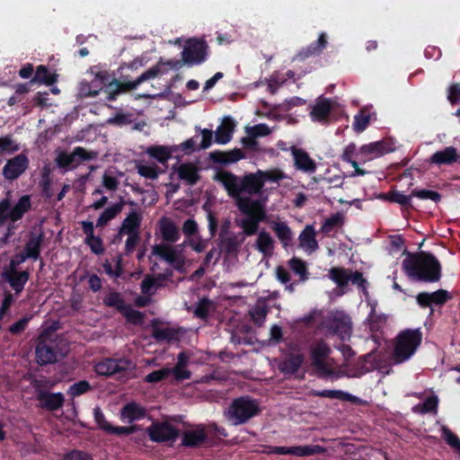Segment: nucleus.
<instances>
[{
    "label": "nucleus",
    "mask_w": 460,
    "mask_h": 460,
    "mask_svg": "<svg viewBox=\"0 0 460 460\" xmlns=\"http://www.w3.org/2000/svg\"><path fill=\"white\" fill-rule=\"evenodd\" d=\"M325 327L341 340L349 339L352 332V323L349 316L338 311L328 315L324 320Z\"/></svg>",
    "instance_id": "nucleus-15"
},
{
    "label": "nucleus",
    "mask_w": 460,
    "mask_h": 460,
    "mask_svg": "<svg viewBox=\"0 0 460 460\" xmlns=\"http://www.w3.org/2000/svg\"><path fill=\"white\" fill-rule=\"evenodd\" d=\"M313 395L319 396V397H328V398H333V399H339L341 401H348L352 402H359L360 400L351 395L348 393H344L342 391H337V390H323L321 392H312Z\"/></svg>",
    "instance_id": "nucleus-46"
},
{
    "label": "nucleus",
    "mask_w": 460,
    "mask_h": 460,
    "mask_svg": "<svg viewBox=\"0 0 460 460\" xmlns=\"http://www.w3.org/2000/svg\"><path fill=\"white\" fill-rule=\"evenodd\" d=\"M291 270L300 276L302 280L306 279V267L305 263L297 258H293L289 261Z\"/></svg>",
    "instance_id": "nucleus-55"
},
{
    "label": "nucleus",
    "mask_w": 460,
    "mask_h": 460,
    "mask_svg": "<svg viewBox=\"0 0 460 460\" xmlns=\"http://www.w3.org/2000/svg\"><path fill=\"white\" fill-rule=\"evenodd\" d=\"M342 216L341 214L332 215L331 217L327 218L322 226V231L323 233H329L334 226L341 224Z\"/></svg>",
    "instance_id": "nucleus-61"
},
{
    "label": "nucleus",
    "mask_w": 460,
    "mask_h": 460,
    "mask_svg": "<svg viewBox=\"0 0 460 460\" xmlns=\"http://www.w3.org/2000/svg\"><path fill=\"white\" fill-rule=\"evenodd\" d=\"M170 374H171V369L170 368H162V369L155 370V371H153L152 373L148 374L145 377V380L147 383H156V382H159L161 380H164Z\"/></svg>",
    "instance_id": "nucleus-57"
},
{
    "label": "nucleus",
    "mask_w": 460,
    "mask_h": 460,
    "mask_svg": "<svg viewBox=\"0 0 460 460\" xmlns=\"http://www.w3.org/2000/svg\"><path fill=\"white\" fill-rule=\"evenodd\" d=\"M209 47L204 39L190 38L181 51L183 63L188 66L201 65L208 58Z\"/></svg>",
    "instance_id": "nucleus-9"
},
{
    "label": "nucleus",
    "mask_w": 460,
    "mask_h": 460,
    "mask_svg": "<svg viewBox=\"0 0 460 460\" xmlns=\"http://www.w3.org/2000/svg\"><path fill=\"white\" fill-rule=\"evenodd\" d=\"M146 431L150 439L157 443L173 440L179 436L178 430L168 422H153Z\"/></svg>",
    "instance_id": "nucleus-18"
},
{
    "label": "nucleus",
    "mask_w": 460,
    "mask_h": 460,
    "mask_svg": "<svg viewBox=\"0 0 460 460\" xmlns=\"http://www.w3.org/2000/svg\"><path fill=\"white\" fill-rule=\"evenodd\" d=\"M294 165L296 170L304 172H314L316 169L315 162L310 157L308 153L302 148L293 146L291 148Z\"/></svg>",
    "instance_id": "nucleus-28"
},
{
    "label": "nucleus",
    "mask_w": 460,
    "mask_h": 460,
    "mask_svg": "<svg viewBox=\"0 0 460 460\" xmlns=\"http://www.w3.org/2000/svg\"><path fill=\"white\" fill-rule=\"evenodd\" d=\"M190 356L186 352H181L174 368L171 369L176 380H183L190 377V371L187 369Z\"/></svg>",
    "instance_id": "nucleus-41"
},
{
    "label": "nucleus",
    "mask_w": 460,
    "mask_h": 460,
    "mask_svg": "<svg viewBox=\"0 0 460 460\" xmlns=\"http://www.w3.org/2000/svg\"><path fill=\"white\" fill-rule=\"evenodd\" d=\"M44 234L42 232L39 234L31 233L29 241L25 243L23 252L31 259L37 260L40 257V247L43 243Z\"/></svg>",
    "instance_id": "nucleus-38"
},
{
    "label": "nucleus",
    "mask_w": 460,
    "mask_h": 460,
    "mask_svg": "<svg viewBox=\"0 0 460 460\" xmlns=\"http://www.w3.org/2000/svg\"><path fill=\"white\" fill-rule=\"evenodd\" d=\"M95 67H91V72L95 74V77L91 82H87L83 80L78 88V95L81 98H88V97H95L99 94L101 91L108 95L105 92L107 85L111 83L109 82V74L107 71H98L94 72ZM106 100H108V96H106Z\"/></svg>",
    "instance_id": "nucleus-14"
},
{
    "label": "nucleus",
    "mask_w": 460,
    "mask_h": 460,
    "mask_svg": "<svg viewBox=\"0 0 460 460\" xmlns=\"http://www.w3.org/2000/svg\"><path fill=\"white\" fill-rule=\"evenodd\" d=\"M214 310V303L208 298L203 297L197 304L193 313L197 317L205 320L208 318L209 313Z\"/></svg>",
    "instance_id": "nucleus-48"
},
{
    "label": "nucleus",
    "mask_w": 460,
    "mask_h": 460,
    "mask_svg": "<svg viewBox=\"0 0 460 460\" xmlns=\"http://www.w3.org/2000/svg\"><path fill=\"white\" fill-rule=\"evenodd\" d=\"M235 128V122L231 117H225L215 132V142L226 145L231 141Z\"/></svg>",
    "instance_id": "nucleus-30"
},
{
    "label": "nucleus",
    "mask_w": 460,
    "mask_h": 460,
    "mask_svg": "<svg viewBox=\"0 0 460 460\" xmlns=\"http://www.w3.org/2000/svg\"><path fill=\"white\" fill-rule=\"evenodd\" d=\"M181 230L185 236H192L198 233V224L194 219L189 218L183 223Z\"/></svg>",
    "instance_id": "nucleus-63"
},
{
    "label": "nucleus",
    "mask_w": 460,
    "mask_h": 460,
    "mask_svg": "<svg viewBox=\"0 0 460 460\" xmlns=\"http://www.w3.org/2000/svg\"><path fill=\"white\" fill-rule=\"evenodd\" d=\"M31 207L30 196H22L15 206L12 207L9 199L0 201V226H3L7 219L15 222L30 210Z\"/></svg>",
    "instance_id": "nucleus-12"
},
{
    "label": "nucleus",
    "mask_w": 460,
    "mask_h": 460,
    "mask_svg": "<svg viewBox=\"0 0 460 460\" xmlns=\"http://www.w3.org/2000/svg\"><path fill=\"white\" fill-rule=\"evenodd\" d=\"M305 360V356L296 347H290V351L287 354L284 360L279 362L278 367L284 374H294L297 372Z\"/></svg>",
    "instance_id": "nucleus-22"
},
{
    "label": "nucleus",
    "mask_w": 460,
    "mask_h": 460,
    "mask_svg": "<svg viewBox=\"0 0 460 460\" xmlns=\"http://www.w3.org/2000/svg\"><path fill=\"white\" fill-rule=\"evenodd\" d=\"M325 449L321 446L279 447L274 449V452L279 455H293L296 456H312L323 453Z\"/></svg>",
    "instance_id": "nucleus-31"
},
{
    "label": "nucleus",
    "mask_w": 460,
    "mask_h": 460,
    "mask_svg": "<svg viewBox=\"0 0 460 460\" xmlns=\"http://www.w3.org/2000/svg\"><path fill=\"white\" fill-rule=\"evenodd\" d=\"M90 388H91V385L87 381H80L78 383L74 384L70 387L69 393L73 396H78V395H81V394L86 393L87 391H89Z\"/></svg>",
    "instance_id": "nucleus-62"
},
{
    "label": "nucleus",
    "mask_w": 460,
    "mask_h": 460,
    "mask_svg": "<svg viewBox=\"0 0 460 460\" xmlns=\"http://www.w3.org/2000/svg\"><path fill=\"white\" fill-rule=\"evenodd\" d=\"M421 342V333L419 330L402 332L394 341L393 360L399 364L410 358Z\"/></svg>",
    "instance_id": "nucleus-5"
},
{
    "label": "nucleus",
    "mask_w": 460,
    "mask_h": 460,
    "mask_svg": "<svg viewBox=\"0 0 460 460\" xmlns=\"http://www.w3.org/2000/svg\"><path fill=\"white\" fill-rule=\"evenodd\" d=\"M142 211L133 209L122 221L115 240L122 241L125 238L124 254L130 255L141 241L140 226L142 223Z\"/></svg>",
    "instance_id": "nucleus-4"
},
{
    "label": "nucleus",
    "mask_w": 460,
    "mask_h": 460,
    "mask_svg": "<svg viewBox=\"0 0 460 460\" xmlns=\"http://www.w3.org/2000/svg\"><path fill=\"white\" fill-rule=\"evenodd\" d=\"M260 409L256 401L248 396L234 399L229 406L227 416L234 425L246 422L258 414Z\"/></svg>",
    "instance_id": "nucleus-8"
},
{
    "label": "nucleus",
    "mask_w": 460,
    "mask_h": 460,
    "mask_svg": "<svg viewBox=\"0 0 460 460\" xmlns=\"http://www.w3.org/2000/svg\"><path fill=\"white\" fill-rule=\"evenodd\" d=\"M146 154L164 165L170 160H175V151L172 146H151L146 148Z\"/></svg>",
    "instance_id": "nucleus-29"
},
{
    "label": "nucleus",
    "mask_w": 460,
    "mask_h": 460,
    "mask_svg": "<svg viewBox=\"0 0 460 460\" xmlns=\"http://www.w3.org/2000/svg\"><path fill=\"white\" fill-rule=\"evenodd\" d=\"M269 305L265 298H259L249 310L248 314L257 327H261L269 313Z\"/></svg>",
    "instance_id": "nucleus-35"
},
{
    "label": "nucleus",
    "mask_w": 460,
    "mask_h": 460,
    "mask_svg": "<svg viewBox=\"0 0 460 460\" xmlns=\"http://www.w3.org/2000/svg\"><path fill=\"white\" fill-rule=\"evenodd\" d=\"M271 174H264L270 176ZM263 174H245L243 178L235 174H215V179L223 183L229 195L235 198L236 206L242 214L247 216L243 219H236L235 224L243 229L240 234L243 237L253 235L257 233L260 222L266 219L264 200H252L242 198V193H257L263 185L261 178Z\"/></svg>",
    "instance_id": "nucleus-1"
},
{
    "label": "nucleus",
    "mask_w": 460,
    "mask_h": 460,
    "mask_svg": "<svg viewBox=\"0 0 460 460\" xmlns=\"http://www.w3.org/2000/svg\"><path fill=\"white\" fill-rule=\"evenodd\" d=\"M85 243L90 246L93 252L102 254L104 252L102 241L99 236H90L85 239Z\"/></svg>",
    "instance_id": "nucleus-59"
},
{
    "label": "nucleus",
    "mask_w": 460,
    "mask_h": 460,
    "mask_svg": "<svg viewBox=\"0 0 460 460\" xmlns=\"http://www.w3.org/2000/svg\"><path fill=\"white\" fill-rule=\"evenodd\" d=\"M196 132H199L201 135V142L199 145L197 144L199 135H196L180 145H173V149L175 151V162L172 164V172H199L198 167L190 163L181 162V158L183 155H190L194 152L199 150L208 149L213 141V131L212 129L208 128H200L199 127H196Z\"/></svg>",
    "instance_id": "nucleus-3"
},
{
    "label": "nucleus",
    "mask_w": 460,
    "mask_h": 460,
    "mask_svg": "<svg viewBox=\"0 0 460 460\" xmlns=\"http://www.w3.org/2000/svg\"><path fill=\"white\" fill-rule=\"evenodd\" d=\"M331 348L323 341H317L311 349V361L316 375L320 377L340 376L330 358Z\"/></svg>",
    "instance_id": "nucleus-7"
},
{
    "label": "nucleus",
    "mask_w": 460,
    "mask_h": 460,
    "mask_svg": "<svg viewBox=\"0 0 460 460\" xmlns=\"http://www.w3.org/2000/svg\"><path fill=\"white\" fill-rule=\"evenodd\" d=\"M164 73L157 64L142 73L135 81L120 82L114 78L107 85L105 92L108 93L109 102L117 100L118 96L123 93L136 89L142 83L155 78L160 74Z\"/></svg>",
    "instance_id": "nucleus-6"
},
{
    "label": "nucleus",
    "mask_w": 460,
    "mask_h": 460,
    "mask_svg": "<svg viewBox=\"0 0 460 460\" xmlns=\"http://www.w3.org/2000/svg\"><path fill=\"white\" fill-rule=\"evenodd\" d=\"M330 277L341 288L346 287L349 281L354 284H358L360 287H364L366 283V279L360 272H352L351 270H345L343 268L331 269Z\"/></svg>",
    "instance_id": "nucleus-21"
},
{
    "label": "nucleus",
    "mask_w": 460,
    "mask_h": 460,
    "mask_svg": "<svg viewBox=\"0 0 460 460\" xmlns=\"http://www.w3.org/2000/svg\"><path fill=\"white\" fill-rule=\"evenodd\" d=\"M124 202H119L112 205L111 207L106 208L102 214L99 217L96 226L102 227L104 226L110 220L114 218L118 214H119L123 208Z\"/></svg>",
    "instance_id": "nucleus-47"
},
{
    "label": "nucleus",
    "mask_w": 460,
    "mask_h": 460,
    "mask_svg": "<svg viewBox=\"0 0 460 460\" xmlns=\"http://www.w3.org/2000/svg\"><path fill=\"white\" fill-rule=\"evenodd\" d=\"M205 439L206 434L203 429H191L183 433L181 444L185 447H197Z\"/></svg>",
    "instance_id": "nucleus-43"
},
{
    "label": "nucleus",
    "mask_w": 460,
    "mask_h": 460,
    "mask_svg": "<svg viewBox=\"0 0 460 460\" xmlns=\"http://www.w3.org/2000/svg\"><path fill=\"white\" fill-rule=\"evenodd\" d=\"M43 381H33L32 385L37 393L40 407L48 411H56L64 404L65 398L61 393H48L42 390Z\"/></svg>",
    "instance_id": "nucleus-17"
},
{
    "label": "nucleus",
    "mask_w": 460,
    "mask_h": 460,
    "mask_svg": "<svg viewBox=\"0 0 460 460\" xmlns=\"http://www.w3.org/2000/svg\"><path fill=\"white\" fill-rule=\"evenodd\" d=\"M247 133L252 134L256 138L259 137H266L271 133L270 128L264 123L257 124L247 128Z\"/></svg>",
    "instance_id": "nucleus-58"
},
{
    "label": "nucleus",
    "mask_w": 460,
    "mask_h": 460,
    "mask_svg": "<svg viewBox=\"0 0 460 460\" xmlns=\"http://www.w3.org/2000/svg\"><path fill=\"white\" fill-rule=\"evenodd\" d=\"M36 362L40 366L53 364L57 362L58 356L64 357L63 353L58 349V341L52 340L48 333H42L38 338L35 349Z\"/></svg>",
    "instance_id": "nucleus-10"
},
{
    "label": "nucleus",
    "mask_w": 460,
    "mask_h": 460,
    "mask_svg": "<svg viewBox=\"0 0 460 460\" xmlns=\"http://www.w3.org/2000/svg\"><path fill=\"white\" fill-rule=\"evenodd\" d=\"M255 247L264 257H270L274 252L275 241L268 232L262 230L258 234Z\"/></svg>",
    "instance_id": "nucleus-36"
},
{
    "label": "nucleus",
    "mask_w": 460,
    "mask_h": 460,
    "mask_svg": "<svg viewBox=\"0 0 460 460\" xmlns=\"http://www.w3.org/2000/svg\"><path fill=\"white\" fill-rule=\"evenodd\" d=\"M104 304L108 306L117 308L119 312H122L128 305L118 293H111L106 296L104 298Z\"/></svg>",
    "instance_id": "nucleus-52"
},
{
    "label": "nucleus",
    "mask_w": 460,
    "mask_h": 460,
    "mask_svg": "<svg viewBox=\"0 0 460 460\" xmlns=\"http://www.w3.org/2000/svg\"><path fill=\"white\" fill-rule=\"evenodd\" d=\"M95 371L100 376H111L116 373L134 368L133 363L126 358H105L95 365Z\"/></svg>",
    "instance_id": "nucleus-20"
},
{
    "label": "nucleus",
    "mask_w": 460,
    "mask_h": 460,
    "mask_svg": "<svg viewBox=\"0 0 460 460\" xmlns=\"http://www.w3.org/2000/svg\"><path fill=\"white\" fill-rule=\"evenodd\" d=\"M442 433L447 443L460 452V440L447 427L442 428Z\"/></svg>",
    "instance_id": "nucleus-60"
},
{
    "label": "nucleus",
    "mask_w": 460,
    "mask_h": 460,
    "mask_svg": "<svg viewBox=\"0 0 460 460\" xmlns=\"http://www.w3.org/2000/svg\"><path fill=\"white\" fill-rule=\"evenodd\" d=\"M152 254L172 265L175 270L182 271L186 264L183 251L169 243H159L152 246Z\"/></svg>",
    "instance_id": "nucleus-13"
},
{
    "label": "nucleus",
    "mask_w": 460,
    "mask_h": 460,
    "mask_svg": "<svg viewBox=\"0 0 460 460\" xmlns=\"http://www.w3.org/2000/svg\"><path fill=\"white\" fill-rule=\"evenodd\" d=\"M243 157V153L239 148L223 152L214 151L209 153V159L214 164L226 165L235 163Z\"/></svg>",
    "instance_id": "nucleus-32"
},
{
    "label": "nucleus",
    "mask_w": 460,
    "mask_h": 460,
    "mask_svg": "<svg viewBox=\"0 0 460 460\" xmlns=\"http://www.w3.org/2000/svg\"><path fill=\"white\" fill-rule=\"evenodd\" d=\"M159 229L162 238L169 243H176L180 238V231L174 222L169 217H163L159 220Z\"/></svg>",
    "instance_id": "nucleus-33"
},
{
    "label": "nucleus",
    "mask_w": 460,
    "mask_h": 460,
    "mask_svg": "<svg viewBox=\"0 0 460 460\" xmlns=\"http://www.w3.org/2000/svg\"><path fill=\"white\" fill-rule=\"evenodd\" d=\"M405 253L407 258L402 261V268L410 278L427 282L440 279V264L432 254L424 252Z\"/></svg>",
    "instance_id": "nucleus-2"
},
{
    "label": "nucleus",
    "mask_w": 460,
    "mask_h": 460,
    "mask_svg": "<svg viewBox=\"0 0 460 460\" xmlns=\"http://www.w3.org/2000/svg\"><path fill=\"white\" fill-rule=\"evenodd\" d=\"M429 163L438 165H451L460 164V154L455 146H447L443 150L435 152L429 157Z\"/></svg>",
    "instance_id": "nucleus-27"
},
{
    "label": "nucleus",
    "mask_w": 460,
    "mask_h": 460,
    "mask_svg": "<svg viewBox=\"0 0 460 460\" xmlns=\"http://www.w3.org/2000/svg\"><path fill=\"white\" fill-rule=\"evenodd\" d=\"M94 418L96 422L98 423L99 427L110 434H115V435H129L137 430H138V428L137 425H131L128 427H114L111 424H110L104 418L103 413L102 412L100 408L94 409Z\"/></svg>",
    "instance_id": "nucleus-24"
},
{
    "label": "nucleus",
    "mask_w": 460,
    "mask_h": 460,
    "mask_svg": "<svg viewBox=\"0 0 460 460\" xmlns=\"http://www.w3.org/2000/svg\"><path fill=\"white\" fill-rule=\"evenodd\" d=\"M411 196L417 197L422 199H431L435 202L439 201L441 198L438 192L429 190H412Z\"/></svg>",
    "instance_id": "nucleus-56"
},
{
    "label": "nucleus",
    "mask_w": 460,
    "mask_h": 460,
    "mask_svg": "<svg viewBox=\"0 0 460 460\" xmlns=\"http://www.w3.org/2000/svg\"><path fill=\"white\" fill-rule=\"evenodd\" d=\"M3 278L10 284L15 294H20L30 278L28 270L4 269Z\"/></svg>",
    "instance_id": "nucleus-26"
},
{
    "label": "nucleus",
    "mask_w": 460,
    "mask_h": 460,
    "mask_svg": "<svg viewBox=\"0 0 460 460\" xmlns=\"http://www.w3.org/2000/svg\"><path fill=\"white\" fill-rule=\"evenodd\" d=\"M114 262H115V265L114 267L112 266L111 262L109 261H105V262L103 263V268H104V270L105 272L111 276V277H115V278H118L121 275L122 273V265H121V262H122V255L121 254H119L117 255L114 259H113Z\"/></svg>",
    "instance_id": "nucleus-50"
},
{
    "label": "nucleus",
    "mask_w": 460,
    "mask_h": 460,
    "mask_svg": "<svg viewBox=\"0 0 460 460\" xmlns=\"http://www.w3.org/2000/svg\"><path fill=\"white\" fill-rule=\"evenodd\" d=\"M357 154V146L354 143H351L345 147L341 158L344 162L351 164L354 168L353 172H367L365 170L360 169L359 164H362V162L356 158Z\"/></svg>",
    "instance_id": "nucleus-44"
},
{
    "label": "nucleus",
    "mask_w": 460,
    "mask_h": 460,
    "mask_svg": "<svg viewBox=\"0 0 460 460\" xmlns=\"http://www.w3.org/2000/svg\"><path fill=\"white\" fill-rule=\"evenodd\" d=\"M41 83L46 85H52L57 82V75L49 72L47 66L40 65L37 67L31 83Z\"/></svg>",
    "instance_id": "nucleus-45"
},
{
    "label": "nucleus",
    "mask_w": 460,
    "mask_h": 460,
    "mask_svg": "<svg viewBox=\"0 0 460 460\" xmlns=\"http://www.w3.org/2000/svg\"><path fill=\"white\" fill-rule=\"evenodd\" d=\"M28 166L29 159L27 155L19 154L7 161L2 172H24Z\"/></svg>",
    "instance_id": "nucleus-40"
},
{
    "label": "nucleus",
    "mask_w": 460,
    "mask_h": 460,
    "mask_svg": "<svg viewBox=\"0 0 460 460\" xmlns=\"http://www.w3.org/2000/svg\"><path fill=\"white\" fill-rule=\"evenodd\" d=\"M244 241L245 238L243 234L226 233L224 236L218 237V246L220 252H222L226 258H237Z\"/></svg>",
    "instance_id": "nucleus-19"
},
{
    "label": "nucleus",
    "mask_w": 460,
    "mask_h": 460,
    "mask_svg": "<svg viewBox=\"0 0 460 460\" xmlns=\"http://www.w3.org/2000/svg\"><path fill=\"white\" fill-rule=\"evenodd\" d=\"M394 150L393 143L388 140L382 139L367 145H363L358 151L356 158L364 164L367 161L393 152Z\"/></svg>",
    "instance_id": "nucleus-16"
},
{
    "label": "nucleus",
    "mask_w": 460,
    "mask_h": 460,
    "mask_svg": "<svg viewBox=\"0 0 460 460\" xmlns=\"http://www.w3.org/2000/svg\"><path fill=\"white\" fill-rule=\"evenodd\" d=\"M299 246L309 252H314L318 248L315 239V231L312 226H306L298 237Z\"/></svg>",
    "instance_id": "nucleus-39"
},
{
    "label": "nucleus",
    "mask_w": 460,
    "mask_h": 460,
    "mask_svg": "<svg viewBox=\"0 0 460 460\" xmlns=\"http://www.w3.org/2000/svg\"><path fill=\"white\" fill-rule=\"evenodd\" d=\"M327 37L324 32L319 35L317 40L312 42L305 49H303L296 55L295 59L303 61L305 58L320 54L327 46Z\"/></svg>",
    "instance_id": "nucleus-34"
},
{
    "label": "nucleus",
    "mask_w": 460,
    "mask_h": 460,
    "mask_svg": "<svg viewBox=\"0 0 460 460\" xmlns=\"http://www.w3.org/2000/svg\"><path fill=\"white\" fill-rule=\"evenodd\" d=\"M370 117L367 113L360 111L354 117L353 128L357 132L364 131L369 124Z\"/></svg>",
    "instance_id": "nucleus-53"
},
{
    "label": "nucleus",
    "mask_w": 460,
    "mask_h": 460,
    "mask_svg": "<svg viewBox=\"0 0 460 460\" xmlns=\"http://www.w3.org/2000/svg\"><path fill=\"white\" fill-rule=\"evenodd\" d=\"M20 149L18 144L14 143L10 136L0 137V152L12 154Z\"/></svg>",
    "instance_id": "nucleus-54"
},
{
    "label": "nucleus",
    "mask_w": 460,
    "mask_h": 460,
    "mask_svg": "<svg viewBox=\"0 0 460 460\" xmlns=\"http://www.w3.org/2000/svg\"><path fill=\"white\" fill-rule=\"evenodd\" d=\"M332 111V102L328 98L319 97L310 112L311 119L314 122L325 123L329 120Z\"/></svg>",
    "instance_id": "nucleus-25"
},
{
    "label": "nucleus",
    "mask_w": 460,
    "mask_h": 460,
    "mask_svg": "<svg viewBox=\"0 0 460 460\" xmlns=\"http://www.w3.org/2000/svg\"><path fill=\"white\" fill-rule=\"evenodd\" d=\"M146 415V409L135 402H131L124 405L120 411L121 419L127 420L128 423L140 420Z\"/></svg>",
    "instance_id": "nucleus-37"
},
{
    "label": "nucleus",
    "mask_w": 460,
    "mask_h": 460,
    "mask_svg": "<svg viewBox=\"0 0 460 460\" xmlns=\"http://www.w3.org/2000/svg\"><path fill=\"white\" fill-rule=\"evenodd\" d=\"M96 156V152L87 151L84 147L76 146L71 153L60 152L57 155L55 162L59 168L71 171L75 169L80 164L93 160Z\"/></svg>",
    "instance_id": "nucleus-11"
},
{
    "label": "nucleus",
    "mask_w": 460,
    "mask_h": 460,
    "mask_svg": "<svg viewBox=\"0 0 460 460\" xmlns=\"http://www.w3.org/2000/svg\"><path fill=\"white\" fill-rule=\"evenodd\" d=\"M128 322L133 324H142L144 321V314L134 310L131 306L127 305L125 309L121 312Z\"/></svg>",
    "instance_id": "nucleus-51"
},
{
    "label": "nucleus",
    "mask_w": 460,
    "mask_h": 460,
    "mask_svg": "<svg viewBox=\"0 0 460 460\" xmlns=\"http://www.w3.org/2000/svg\"><path fill=\"white\" fill-rule=\"evenodd\" d=\"M271 228L285 247L291 244L293 234L290 227L287 225V223L273 221L271 223Z\"/></svg>",
    "instance_id": "nucleus-42"
},
{
    "label": "nucleus",
    "mask_w": 460,
    "mask_h": 460,
    "mask_svg": "<svg viewBox=\"0 0 460 460\" xmlns=\"http://www.w3.org/2000/svg\"><path fill=\"white\" fill-rule=\"evenodd\" d=\"M172 277V270H166L164 273H159L155 276L146 275L141 282V291L144 295L153 296L155 290L153 288H159L165 287V281L171 280Z\"/></svg>",
    "instance_id": "nucleus-23"
},
{
    "label": "nucleus",
    "mask_w": 460,
    "mask_h": 460,
    "mask_svg": "<svg viewBox=\"0 0 460 460\" xmlns=\"http://www.w3.org/2000/svg\"><path fill=\"white\" fill-rule=\"evenodd\" d=\"M63 460H93V457L86 452L80 450H72L63 456Z\"/></svg>",
    "instance_id": "nucleus-64"
},
{
    "label": "nucleus",
    "mask_w": 460,
    "mask_h": 460,
    "mask_svg": "<svg viewBox=\"0 0 460 460\" xmlns=\"http://www.w3.org/2000/svg\"><path fill=\"white\" fill-rule=\"evenodd\" d=\"M179 334V331L172 328H164L161 329L158 327H154V331L152 336L156 341H171L172 340L177 339Z\"/></svg>",
    "instance_id": "nucleus-49"
}]
</instances>
